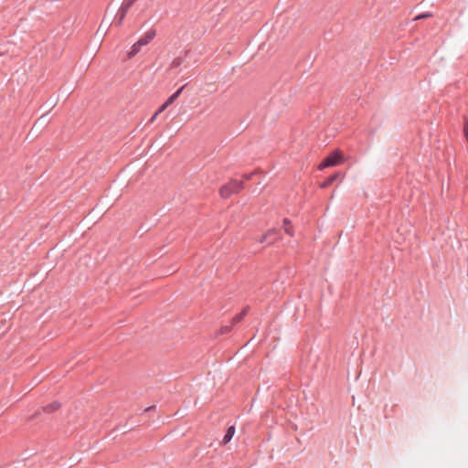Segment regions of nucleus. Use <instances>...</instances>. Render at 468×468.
Instances as JSON below:
<instances>
[{
  "label": "nucleus",
  "mask_w": 468,
  "mask_h": 468,
  "mask_svg": "<svg viewBox=\"0 0 468 468\" xmlns=\"http://www.w3.org/2000/svg\"><path fill=\"white\" fill-rule=\"evenodd\" d=\"M279 239V231L275 229H269L260 239V243L271 244Z\"/></svg>",
  "instance_id": "nucleus-4"
},
{
  "label": "nucleus",
  "mask_w": 468,
  "mask_h": 468,
  "mask_svg": "<svg viewBox=\"0 0 468 468\" xmlns=\"http://www.w3.org/2000/svg\"><path fill=\"white\" fill-rule=\"evenodd\" d=\"M183 63V59L182 58L180 57H177V58H175L172 62L170 63V69H176L178 67H180Z\"/></svg>",
  "instance_id": "nucleus-13"
},
{
  "label": "nucleus",
  "mask_w": 468,
  "mask_h": 468,
  "mask_svg": "<svg viewBox=\"0 0 468 468\" xmlns=\"http://www.w3.org/2000/svg\"><path fill=\"white\" fill-rule=\"evenodd\" d=\"M186 85H183L180 87L176 91H175L167 100H166V105L172 104L182 93L183 90L186 88Z\"/></svg>",
  "instance_id": "nucleus-8"
},
{
  "label": "nucleus",
  "mask_w": 468,
  "mask_h": 468,
  "mask_svg": "<svg viewBox=\"0 0 468 468\" xmlns=\"http://www.w3.org/2000/svg\"><path fill=\"white\" fill-rule=\"evenodd\" d=\"M233 325L234 324H232V322L229 324L222 325L219 329V334L220 335L229 334L232 330Z\"/></svg>",
  "instance_id": "nucleus-14"
},
{
  "label": "nucleus",
  "mask_w": 468,
  "mask_h": 468,
  "mask_svg": "<svg viewBox=\"0 0 468 468\" xmlns=\"http://www.w3.org/2000/svg\"><path fill=\"white\" fill-rule=\"evenodd\" d=\"M430 16H431V13H423V14L417 16L415 20H419V19L426 18V17H430Z\"/></svg>",
  "instance_id": "nucleus-20"
},
{
  "label": "nucleus",
  "mask_w": 468,
  "mask_h": 468,
  "mask_svg": "<svg viewBox=\"0 0 468 468\" xmlns=\"http://www.w3.org/2000/svg\"><path fill=\"white\" fill-rule=\"evenodd\" d=\"M135 3L134 0H124L122 2V5L126 7H128L129 9L131 8V6Z\"/></svg>",
  "instance_id": "nucleus-16"
},
{
  "label": "nucleus",
  "mask_w": 468,
  "mask_h": 468,
  "mask_svg": "<svg viewBox=\"0 0 468 468\" xmlns=\"http://www.w3.org/2000/svg\"><path fill=\"white\" fill-rule=\"evenodd\" d=\"M60 407V403L58 401H54L52 403L48 404L43 408L44 413H51L56 411Z\"/></svg>",
  "instance_id": "nucleus-10"
},
{
  "label": "nucleus",
  "mask_w": 468,
  "mask_h": 468,
  "mask_svg": "<svg viewBox=\"0 0 468 468\" xmlns=\"http://www.w3.org/2000/svg\"><path fill=\"white\" fill-rule=\"evenodd\" d=\"M257 172H258V171H257V170H255V171H253V172H251V173H249V174H243V175H242V178H243L244 180H247V181H248V180H250V179L252 178V176H253L255 174H257Z\"/></svg>",
  "instance_id": "nucleus-15"
},
{
  "label": "nucleus",
  "mask_w": 468,
  "mask_h": 468,
  "mask_svg": "<svg viewBox=\"0 0 468 468\" xmlns=\"http://www.w3.org/2000/svg\"><path fill=\"white\" fill-rule=\"evenodd\" d=\"M235 426L234 425H231L229 426L227 431H226V433L223 437V440H222V444L223 445H226L227 443H229L231 439L233 438L234 434H235Z\"/></svg>",
  "instance_id": "nucleus-7"
},
{
  "label": "nucleus",
  "mask_w": 468,
  "mask_h": 468,
  "mask_svg": "<svg viewBox=\"0 0 468 468\" xmlns=\"http://www.w3.org/2000/svg\"><path fill=\"white\" fill-rule=\"evenodd\" d=\"M248 312L249 307H245L239 314H236L232 318V324H237L238 323H239L247 315Z\"/></svg>",
  "instance_id": "nucleus-9"
},
{
  "label": "nucleus",
  "mask_w": 468,
  "mask_h": 468,
  "mask_svg": "<svg viewBox=\"0 0 468 468\" xmlns=\"http://www.w3.org/2000/svg\"><path fill=\"white\" fill-rule=\"evenodd\" d=\"M169 105H166V101L165 103L154 112V116H157L159 113H161L166 107Z\"/></svg>",
  "instance_id": "nucleus-18"
},
{
  "label": "nucleus",
  "mask_w": 468,
  "mask_h": 468,
  "mask_svg": "<svg viewBox=\"0 0 468 468\" xmlns=\"http://www.w3.org/2000/svg\"><path fill=\"white\" fill-rule=\"evenodd\" d=\"M156 36V32L154 29H151L147 31L143 37H141L137 42H135L131 50L128 52V58L134 57L137 53L140 52L141 48L144 46H146L148 43H150L154 37Z\"/></svg>",
  "instance_id": "nucleus-2"
},
{
  "label": "nucleus",
  "mask_w": 468,
  "mask_h": 468,
  "mask_svg": "<svg viewBox=\"0 0 468 468\" xmlns=\"http://www.w3.org/2000/svg\"><path fill=\"white\" fill-rule=\"evenodd\" d=\"M128 10H129V8L124 6L122 4V5L120 6V8L117 11L116 17H115V24L117 26H120L122 23Z\"/></svg>",
  "instance_id": "nucleus-5"
},
{
  "label": "nucleus",
  "mask_w": 468,
  "mask_h": 468,
  "mask_svg": "<svg viewBox=\"0 0 468 468\" xmlns=\"http://www.w3.org/2000/svg\"><path fill=\"white\" fill-rule=\"evenodd\" d=\"M156 118V116H154V114L152 116L150 122H154V120Z\"/></svg>",
  "instance_id": "nucleus-21"
},
{
  "label": "nucleus",
  "mask_w": 468,
  "mask_h": 468,
  "mask_svg": "<svg viewBox=\"0 0 468 468\" xmlns=\"http://www.w3.org/2000/svg\"><path fill=\"white\" fill-rule=\"evenodd\" d=\"M337 176H338L337 174L328 176L324 182H322L320 184V187L325 188V187L329 186L337 178Z\"/></svg>",
  "instance_id": "nucleus-11"
},
{
  "label": "nucleus",
  "mask_w": 468,
  "mask_h": 468,
  "mask_svg": "<svg viewBox=\"0 0 468 468\" xmlns=\"http://www.w3.org/2000/svg\"><path fill=\"white\" fill-rule=\"evenodd\" d=\"M283 227H284V231L289 236L292 237L293 236L292 227L291 226V222L287 218H284V220H283Z\"/></svg>",
  "instance_id": "nucleus-12"
},
{
  "label": "nucleus",
  "mask_w": 468,
  "mask_h": 468,
  "mask_svg": "<svg viewBox=\"0 0 468 468\" xmlns=\"http://www.w3.org/2000/svg\"><path fill=\"white\" fill-rule=\"evenodd\" d=\"M128 10H129V8L124 6L122 4V5L120 6V8L117 11L116 17H115V24L117 26H120L122 23Z\"/></svg>",
  "instance_id": "nucleus-6"
},
{
  "label": "nucleus",
  "mask_w": 468,
  "mask_h": 468,
  "mask_svg": "<svg viewBox=\"0 0 468 468\" xmlns=\"http://www.w3.org/2000/svg\"><path fill=\"white\" fill-rule=\"evenodd\" d=\"M341 153L339 151H335L323 160V162L319 165V169L337 165L341 163Z\"/></svg>",
  "instance_id": "nucleus-3"
},
{
  "label": "nucleus",
  "mask_w": 468,
  "mask_h": 468,
  "mask_svg": "<svg viewBox=\"0 0 468 468\" xmlns=\"http://www.w3.org/2000/svg\"><path fill=\"white\" fill-rule=\"evenodd\" d=\"M169 105H166V101L165 103L154 112V116H157L159 113H161L166 107Z\"/></svg>",
  "instance_id": "nucleus-19"
},
{
  "label": "nucleus",
  "mask_w": 468,
  "mask_h": 468,
  "mask_svg": "<svg viewBox=\"0 0 468 468\" xmlns=\"http://www.w3.org/2000/svg\"><path fill=\"white\" fill-rule=\"evenodd\" d=\"M135 3L134 0H124L122 2V5L126 7H128L129 9L131 8V6Z\"/></svg>",
  "instance_id": "nucleus-17"
},
{
  "label": "nucleus",
  "mask_w": 468,
  "mask_h": 468,
  "mask_svg": "<svg viewBox=\"0 0 468 468\" xmlns=\"http://www.w3.org/2000/svg\"><path fill=\"white\" fill-rule=\"evenodd\" d=\"M244 187L243 180L231 179L227 184L223 185L219 189L221 197L228 198L232 194L239 193Z\"/></svg>",
  "instance_id": "nucleus-1"
}]
</instances>
